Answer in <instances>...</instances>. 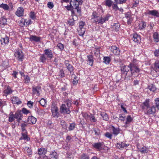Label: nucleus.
Masks as SVG:
<instances>
[{
	"label": "nucleus",
	"mask_w": 159,
	"mask_h": 159,
	"mask_svg": "<svg viewBox=\"0 0 159 159\" xmlns=\"http://www.w3.org/2000/svg\"><path fill=\"white\" fill-rule=\"evenodd\" d=\"M138 66L136 63H130L128 66H122L121 71L122 74H125L127 76L125 78V80L127 81L130 78L132 79L135 77L140 71Z\"/></svg>",
	"instance_id": "f257e3e1"
},
{
	"label": "nucleus",
	"mask_w": 159,
	"mask_h": 159,
	"mask_svg": "<svg viewBox=\"0 0 159 159\" xmlns=\"http://www.w3.org/2000/svg\"><path fill=\"white\" fill-rule=\"evenodd\" d=\"M110 16L109 14H107L104 17L102 16L99 17H91V20L93 23H94L96 25H102L106 21L108 20Z\"/></svg>",
	"instance_id": "f03ea898"
},
{
	"label": "nucleus",
	"mask_w": 159,
	"mask_h": 159,
	"mask_svg": "<svg viewBox=\"0 0 159 159\" xmlns=\"http://www.w3.org/2000/svg\"><path fill=\"white\" fill-rule=\"evenodd\" d=\"M103 11L101 7L98 8L97 10L93 11L91 17H99L102 16Z\"/></svg>",
	"instance_id": "7ed1b4c3"
},
{
	"label": "nucleus",
	"mask_w": 159,
	"mask_h": 159,
	"mask_svg": "<svg viewBox=\"0 0 159 159\" xmlns=\"http://www.w3.org/2000/svg\"><path fill=\"white\" fill-rule=\"evenodd\" d=\"M14 55L17 60L19 61H22L24 57L23 53L21 50L17 51L14 53Z\"/></svg>",
	"instance_id": "20e7f679"
},
{
	"label": "nucleus",
	"mask_w": 159,
	"mask_h": 159,
	"mask_svg": "<svg viewBox=\"0 0 159 159\" xmlns=\"http://www.w3.org/2000/svg\"><path fill=\"white\" fill-rule=\"evenodd\" d=\"M69 108L66 104H62L60 107V112L61 113L69 114L70 112Z\"/></svg>",
	"instance_id": "39448f33"
},
{
	"label": "nucleus",
	"mask_w": 159,
	"mask_h": 159,
	"mask_svg": "<svg viewBox=\"0 0 159 159\" xmlns=\"http://www.w3.org/2000/svg\"><path fill=\"white\" fill-rule=\"evenodd\" d=\"M51 111L52 115L54 117L58 116L59 113L58 112V109L55 105H52L51 107Z\"/></svg>",
	"instance_id": "423d86ee"
},
{
	"label": "nucleus",
	"mask_w": 159,
	"mask_h": 159,
	"mask_svg": "<svg viewBox=\"0 0 159 159\" xmlns=\"http://www.w3.org/2000/svg\"><path fill=\"white\" fill-rule=\"evenodd\" d=\"M14 115L15 118L17 120L18 122H19L23 118V113L21 111H17Z\"/></svg>",
	"instance_id": "0eeeda50"
},
{
	"label": "nucleus",
	"mask_w": 159,
	"mask_h": 159,
	"mask_svg": "<svg viewBox=\"0 0 159 159\" xmlns=\"http://www.w3.org/2000/svg\"><path fill=\"white\" fill-rule=\"evenodd\" d=\"M146 110V112L147 114H151L155 113L156 112V108L154 106L149 107Z\"/></svg>",
	"instance_id": "6e6552de"
},
{
	"label": "nucleus",
	"mask_w": 159,
	"mask_h": 159,
	"mask_svg": "<svg viewBox=\"0 0 159 159\" xmlns=\"http://www.w3.org/2000/svg\"><path fill=\"white\" fill-rule=\"evenodd\" d=\"M44 53L45 55L48 58L51 59L53 57L52 51L49 49H47L44 50Z\"/></svg>",
	"instance_id": "1a4fd4ad"
},
{
	"label": "nucleus",
	"mask_w": 159,
	"mask_h": 159,
	"mask_svg": "<svg viewBox=\"0 0 159 159\" xmlns=\"http://www.w3.org/2000/svg\"><path fill=\"white\" fill-rule=\"evenodd\" d=\"M93 147L97 149L98 151H100L102 149L103 143L100 142L94 143L92 144Z\"/></svg>",
	"instance_id": "9d476101"
},
{
	"label": "nucleus",
	"mask_w": 159,
	"mask_h": 159,
	"mask_svg": "<svg viewBox=\"0 0 159 159\" xmlns=\"http://www.w3.org/2000/svg\"><path fill=\"white\" fill-rule=\"evenodd\" d=\"M41 90V88L40 86L33 87L32 91L33 94H36L37 96H39L40 94L39 91Z\"/></svg>",
	"instance_id": "9b49d317"
},
{
	"label": "nucleus",
	"mask_w": 159,
	"mask_h": 159,
	"mask_svg": "<svg viewBox=\"0 0 159 159\" xmlns=\"http://www.w3.org/2000/svg\"><path fill=\"white\" fill-rule=\"evenodd\" d=\"M9 41V39L8 37L5 36L4 37L0 39L1 44L3 46H5L8 44Z\"/></svg>",
	"instance_id": "f8f14e48"
},
{
	"label": "nucleus",
	"mask_w": 159,
	"mask_h": 159,
	"mask_svg": "<svg viewBox=\"0 0 159 159\" xmlns=\"http://www.w3.org/2000/svg\"><path fill=\"white\" fill-rule=\"evenodd\" d=\"M29 39L31 41H34L36 42H38L40 41L41 38L35 35H31L30 36Z\"/></svg>",
	"instance_id": "ddd939ff"
},
{
	"label": "nucleus",
	"mask_w": 159,
	"mask_h": 159,
	"mask_svg": "<svg viewBox=\"0 0 159 159\" xmlns=\"http://www.w3.org/2000/svg\"><path fill=\"white\" fill-rule=\"evenodd\" d=\"M111 52L115 55H119L120 53V51L119 48L115 46H111Z\"/></svg>",
	"instance_id": "4468645a"
},
{
	"label": "nucleus",
	"mask_w": 159,
	"mask_h": 159,
	"mask_svg": "<svg viewBox=\"0 0 159 159\" xmlns=\"http://www.w3.org/2000/svg\"><path fill=\"white\" fill-rule=\"evenodd\" d=\"M64 62L67 69L71 73L74 70L73 67L69 63L68 60H66Z\"/></svg>",
	"instance_id": "2eb2a0df"
},
{
	"label": "nucleus",
	"mask_w": 159,
	"mask_h": 159,
	"mask_svg": "<svg viewBox=\"0 0 159 159\" xmlns=\"http://www.w3.org/2000/svg\"><path fill=\"white\" fill-rule=\"evenodd\" d=\"M24 9L22 7H19L17 11L16 12V15L19 17H20L23 16Z\"/></svg>",
	"instance_id": "dca6fc26"
},
{
	"label": "nucleus",
	"mask_w": 159,
	"mask_h": 159,
	"mask_svg": "<svg viewBox=\"0 0 159 159\" xmlns=\"http://www.w3.org/2000/svg\"><path fill=\"white\" fill-rule=\"evenodd\" d=\"M148 14L149 15H151L154 16L159 17V13L156 10H149L148 12Z\"/></svg>",
	"instance_id": "f3484780"
},
{
	"label": "nucleus",
	"mask_w": 159,
	"mask_h": 159,
	"mask_svg": "<svg viewBox=\"0 0 159 159\" xmlns=\"http://www.w3.org/2000/svg\"><path fill=\"white\" fill-rule=\"evenodd\" d=\"M93 56L92 55H88L87 56L88 64L91 66H93L94 60Z\"/></svg>",
	"instance_id": "a211bd4d"
},
{
	"label": "nucleus",
	"mask_w": 159,
	"mask_h": 159,
	"mask_svg": "<svg viewBox=\"0 0 159 159\" xmlns=\"http://www.w3.org/2000/svg\"><path fill=\"white\" fill-rule=\"evenodd\" d=\"M12 92V91L10 87L8 86L7 88L4 90L3 95L4 96H7L8 95L11 93Z\"/></svg>",
	"instance_id": "6ab92c4d"
},
{
	"label": "nucleus",
	"mask_w": 159,
	"mask_h": 159,
	"mask_svg": "<svg viewBox=\"0 0 159 159\" xmlns=\"http://www.w3.org/2000/svg\"><path fill=\"white\" fill-rule=\"evenodd\" d=\"M137 148L138 150L142 153H147L148 151V149L145 146L141 148L139 146H137Z\"/></svg>",
	"instance_id": "aec40b11"
},
{
	"label": "nucleus",
	"mask_w": 159,
	"mask_h": 159,
	"mask_svg": "<svg viewBox=\"0 0 159 159\" xmlns=\"http://www.w3.org/2000/svg\"><path fill=\"white\" fill-rule=\"evenodd\" d=\"M132 39L135 42L138 43L140 41V36L136 33L134 34H133Z\"/></svg>",
	"instance_id": "412c9836"
},
{
	"label": "nucleus",
	"mask_w": 159,
	"mask_h": 159,
	"mask_svg": "<svg viewBox=\"0 0 159 159\" xmlns=\"http://www.w3.org/2000/svg\"><path fill=\"white\" fill-rule=\"evenodd\" d=\"M38 154L40 155H45L47 152V150L45 148H38Z\"/></svg>",
	"instance_id": "4be33fe9"
},
{
	"label": "nucleus",
	"mask_w": 159,
	"mask_h": 159,
	"mask_svg": "<svg viewBox=\"0 0 159 159\" xmlns=\"http://www.w3.org/2000/svg\"><path fill=\"white\" fill-rule=\"evenodd\" d=\"M36 120V119L32 116H29L28 119V122L29 123H31L33 124H35Z\"/></svg>",
	"instance_id": "5701e85b"
},
{
	"label": "nucleus",
	"mask_w": 159,
	"mask_h": 159,
	"mask_svg": "<svg viewBox=\"0 0 159 159\" xmlns=\"http://www.w3.org/2000/svg\"><path fill=\"white\" fill-rule=\"evenodd\" d=\"M20 22L21 23L24 22V25H26V26H29L32 23L31 20L29 19H22L20 20Z\"/></svg>",
	"instance_id": "b1692460"
},
{
	"label": "nucleus",
	"mask_w": 159,
	"mask_h": 159,
	"mask_svg": "<svg viewBox=\"0 0 159 159\" xmlns=\"http://www.w3.org/2000/svg\"><path fill=\"white\" fill-rule=\"evenodd\" d=\"M22 136L21 137L20 139H24L25 140L28 141L30 140V138L28 137L27 135V133L26 131L25 133H21Z\"/></svg>",
	"instance_id": "393cba45"
},
{
	"label": "nucleus",
	"mask_w": 159,
	"mask_h": 159,
	"mask_svg": "<svg viewBox=\"0 0 159 159\" xmlns=\"http://www.w3.org/2000/svg\"><path fill=\"white\" fill-rule=\"evenodd\" d=\"M127 144L123 142L117 143L116 145V147L119 149L121 148H124L125 147H127Z\"/></svg>",
	"instance_id": "a878e982"
},
{
	"label": "nucleus",
	"mask_w": 159,
	"mask_h": 159,
	"mask_svg": "<svg viewBox=\"0 0 159 159\" xmlns=\"http://www.w3.org/2000/svg\"><path fill=\"white\" fill-rule=\"evenodd\" d=\"M111 128L113 131V134L115 135L116 136L119 133L120 129L119 128H115L113 126H112Z\"/></svg>",
	"instance_id": "bb28decb"
},
{
	"label": "nucleus",
	"mask_w": 159,
	"mask_h": 159,
	"mask_svg": "<svg viewBox=\"0 0 159 159\" xmlns=\"http://www.w3.org/2000/svg\"><path fill=\"white\" fill-rule=\"evenodd\" d=\"M11 99L13 103L19 104L21 103V102L19 101V99L17 97H13L11 98Z\"/></svg>",
	"instance_id": "cd10ccee"
},
{
	"label": "nucleus",
	"mask_w": 159,
	"mask_h": 159,
	"mask_svg": "<svg viewBox=\"0 0 159 159\" xmlns=\"http://www.w3.org/2000/svg\"><path fill=\"white\" fill-rule=\"evenodd\" d=\"M82 115L87 121H89L91 119V114L89 115L87 113L84 112L82 113Z\"/></svg>",
	"instance_id": "c85d7f7f"
},
{
	"label": "nucleus",
	"mask_w": 159,
	"mask_h": 159,
	"mask_svg": "<svg viewBox=\"0 0 159 159\" xmlns=\"http://www.w3.org/2000/svg\"><path fill=\"white\" fill-rule=\"evenodd\" d=\"M100 115L102 117L103 119L106 121H108L109 118L107 114L105 112H101Z\"/></svg>",
	"instance_id": "c756f323"
},
{
	"label": "nucleus",
	"mask_w": 159,
	"mask_h": 159,
	"mask_svg": "<svg viewBox=\"0 0 159 159\" xmlns=\"http://www.w3.org/2000/svg\"><path fill=\"white\" fill-rule=\"evenodd\" d=\"M24 150L25 153H27L28 155H31L32 154L31 148L25 147L24 148Z\"/></svg>",
	"instance_id": "7c9ffc66"
},
{
	"label": "nucleus",
	"mask_w": 159,
	"mask_h": 159,
	"mask_svg": "<svg viewBox=\"0 0 159 159\" xmlns=\"http://www.w3.org/2000/svg\"><path fill=\"white\" fill-rule=\"evenodd\" d=\"M0 8L3 9L5 11L8 10L10 8V7L8 5L6 4H4L3 3L0 5Z\"/></svg>",
	"instance_id": "2f4dec72"
},
{
	"label": "nucleus",
	"mask_w": 159,
	"mask_h": 159,
	"mask_svg": "<svg viewBox=\"0 0 159 159\" xmlns=\"http://www.w3.org/2000/svg\"><path fill=\"white\" fill-rule=\"evenodd\" d=\"M105 5L109 7H111L112 5L113 2L111 0H105Z\"/></svg>",
	"instance_id": "473e14b6"
},
{
	"label": "nucleus",
	"mask_w": 159,
	"mask_h": 159,
	"mask_svg": "<svg viewBox=\"0 0 159 159\" xmlns=\"http://www.w3.org/2000/svg\"><path fill=\"white\" fill-rule=\"evenodd\" d=\"M15 119L14 115L13 114L12 112H11L9 114L8 121L10 122H11L14 120Z\"/></svg>",
	"instance_id": "72a5a7b5"
},
{
	"label": "nucleus",
	"mask_w": 159,
	"mask_h": 159,
	"mask_svg": "<svg viewBox=\"0 0 159 159\" xmlns=\"http://www.w3.org/2000/svg\"><path fill=\"white\" fill-rule=\"evenodd\" d=\"M47 58V57L44 53L41 55L40 58V60L41 62L44 63L46 62V60Z\"/></svg>",
	"instance_id": "f704fd0d"
},
{
	"label": "nucleus",
	"mask_w": 159,
	"mask_h": 159,
	"mask_svg": "<svg viewBox=\"0 0 159 159\" xmlns=\"http://www.w3.org/2000/svg\"><path fill=\"white\" fill-rule=\"evenodd\" d=\"M47 126L50 129H55V126L54 123H52V121L49 120L47 123Z\"/></svg>",
	"instance_id": "c9c22d12"
},
{
	"label": "nucleus",
	"mask_w": 159,
	"mask_h": 159,
	"mask_svg": "<svg viewBox=\"0 0 159 159\" xmlns=\"http://www.w3.org/2000/svg\"><path fill=\"white\" fill-rule=\"evenodd\" d=\"M72 2L71 4L72 5V8H74L76 6L79 5L78 3V1L77 0H71L70 3Z\"/></svg>",
	"instance_id": "e433bc0d"
},
{
	"label": "nucleus",
	"mask_w": 159,
	"mask_h": 159,
	"mask_svg": "<svg viewBox=\"0 0 159 159\" xmlns=\"http://www.w3.org/2000/svg\"><path fill=\"white\" fill-rule=\"evenodd\" d=\"M143 108L144 109H146L148 108L150 106L149 104V101L146 100L143 103Z\"/></svg>",
	"instance_id": "4c0bfd02"
},
{
	"label": "nucleus",
	"mask_w": 159,
	"mask_h": 159,
	"mask_svg": "<svg viewBox=\"0 0 159 159\" xmlns=\"http://www.w3.org/2000/svg\"><path fill=\"white\" fill-rule=\"evenodd\" d=\"M103 60L104 63L106 64H108L111 61V58L109 57H105L103 58Z\"/></svg>",
	"instance_id": "58836bf2"
},
{
	"label": "nucleus",
	"mask_w": 159,
	"mask_h": 159,
	"mask_svg": "<svg viewBox=\"0 0 159 159\" xmlns=\"http://www.w3.org/2000/svg\"><path fill=\"white\" fill-rule=\"evenodd\" d=\"M0 23L2 25H6L7 24V19L4 17H2L0 20Z\"/></svg>",
	"instance_id": "ea45409f"
},
{
	"label": "nucleus",
	"mask_w": 159,
	"mask_h": 159,
	"mask_svg": "<svg viewBox=\"0 0 159 159\" xmlns=\"http://www.w3.org/2000/svg\"><path fill=\"white\" fill-rule=\"evenodd\" d=\"M76 126V124L74 122L70 123V125L68 127V130L70 131L73 130Z\"/></svg>",
	"instance_id": "a19ab883"
},
{
	"label": "nucleus",
	"mask_w": 159,
	"mask_h": 159,
	"mask_svg": "<svg viewBox=\"0 0 159 159\" xmlns=\"http://www.w3.org/2000/svg\"><path fill=\"white\" fill-rule=\"evenodd\" d=\"M154 39L155 42H158L159 41V35L157 32H155L153 35Z\"/></svg>",
	"instance_id": "79ce46f5"
},
{
	"label": "nucleus",
	"mask_w": 159,
	"mask_h": 159,
	"mask_svg": "<svg viewBox=\"0 0 159 159\" xmlns=\"http://www.w3.org/2000/svg\"><path fill=\"white\" fill-rule=\"evenodd\" d=\"M85 29H79L78 30V33L79 35L80 36H83L85 32Z\"/></svg>",
	"instance_id": "37998d69"
},
{
	"label": "nucleus",
	"mask_w": 159,
	"mask_h": 159,
	"mask_svg": "<svg viewBox=\"0 0 159 159\" xmlns=\"http://www.w3.org/2000/svg\"><path fill=\"white\" fill-rule=\"evenodd\" d=\"M148 89L152 92H154L156 89V88L153 84H151L148 86Z\"/></svg>",
	"instance_id": "c03bdc74"
},
{
	"label": "nucleus",
	"mask_w": 159,
	"mask_h": 159,
	"mask_svg": "<svg viewBox=\"0 0 159 159\" xmlns=\"http://www.w3.org/2000/svg\"><path fill=\"white\" fill-rule=\"evenodd\" d=\"M51 155L52 156V158H54L55 159H58V155L57 153L55 152H52L51 154Z\"/></svg>",
	"instance_id": "a18cd8bd"
},
{
	"label": "nucleus",
	"mask_w": 159,
	"mask_h": 159,
	"mask_svg": "<svg viewBox=\"0 0 159 159\" xmlns=\"http://www.w3.org/2000/svg\"><path fill=\"white\" fill-rule=\"evenodd\" d=\"M113 29H115L116 31L118 30L120 27V25L119 23H114L112 25Z\"/></svg>",
	"instance_id": "49530a36"
},
{
	"label": "nucleus",
	"mask_w": 159,
	"mask_h": 159,
	"mask_svg": "<svg viewBox=\"0 0 159 159\" xmlns=\"http://www.w3.org/2000/svg\"><path fill=\"white\" fill-rule=\"evenodd\" d=\"M27 124H25L24 123H22L21 125V131L22 132H24L25 131H26V130L25 129V127L27 126Z\"/></svg>",
	"instance_id": "de8ad7c7"
},
{
	"label": "nucleus",
	"mask_w": 159,
	"mask_h": 159,
	"mask_svg": "<svg viewBox=\"0 0 159 159\" xmlns=\"http://www.w3.org/2000/svg\"><path fill=\"white\" fill-rule=\"evenodd\" d=\"M46 100L44 98H42L39 101V103L43 107H45L46 103Z\"/></svg>",
	"instance_id": "09e8293b"
},
{
	"label": "nucleus",
	"mask_w": 159,
	"mask_h": 159,
	"mask_svg": "<svg viewBox=\"0 0 159 159\" xmlns=\"http://www.w3.org/2000/svg\"><path fill=\"white\" fill-rule=\"evenodd\" d=\"M146 26V24L144 22H142L141 23H140L139 24V28L140 29H142L143 28L145 27Z\"/></svg>",
	"instance_id": "8fccbe9b"
},
{
	"label": "nucleus",
	"mask_w": 159,
	"mask_h": 159,
	"mask_svg": "<svg viewBox=\"0 0 159 159\" xmlns=\"http://www.w3.org/2000/svg\"><path fill=\"white\" fill-rule=\"evenodd\" d=\"M155 67L156 70L159 71V61H157L155 63Z\"/></svg>",
	"instance_id": "3c124183"
},
{
	"label": "nucleus",
	"mask_w": 159,
	"mask_h": 159,
	"mask_svg": "<svg viewBox=\"0 0 159 159\" xmlns=\"http://www.w3.org/2000/svg\"><path fill=\"white\" fill-rule=\"evenodd\" d=\"M132 120L131 116L130 115L128 116L126 118V121L125 122V124H129L132 121Z\"/></svg>",
	"instance_id": "603ef678"
},
{
	"label": "nucleus",
	"mask_w": 159,
	"mask_h": 159,
	"mask_svg": "<svg viewBox=\"0 0 159 159\" xmlns=\"http://www.w3.org/2000/svg\"><path fill=\"white\" fill-rule=\"evenodd\" d=\"M116 4H120L125 2L126 0H114Z\"/></svg>",
	"instance_id": "864d4df0"
},
{
	"label": "nucleus",
	"mask_w": 159,
	"mask_h": 159,
	"mask_svg": "<svg viewBox=\"0 0 159 159\" xmlns=\"http://www.w3.org/2000/svg\"><path fill=\"white\" fill-rule=\"evenodd\" d=\"M57 47L61 50H63L64 48V45L61 43H58L57 45Z\"/></svg>",
	"instance_id": "5fc2aeb1"
},
{
	"label": "nucleus",
	"mask_w": 159,
	"mask_h": 159,
	"mask_svg": "<svg viewBox=\"0 0 159 159\" xmlns=\"http://www.w3.org/2000/svg\"><path fill=\"white\" fill-rule=\"evenodd\" d=\"M60 123L63 128L65 129L67 127V125L64 121H61Z\"/></svg>",
	"instance_id": "6e6d98bb"
},
{
	"label": "nucleus",
	"mask_w": 159,
	"mask_h": 159,
	"mask_svg": "<svg viewBox=\"0 0 159 159\" xmlns=\"http://www.w3.org/2000/svg\"><path fill=\"white\" fill-rule=\"evenodd\" d=\"M125 17L127 18L128 19L130 17H131V12L128 11L127 13H125Z\"/></svg>",
	"instance_id": "4d7b16f0"
},
{
	"label": "nucleus",
	"mask_w": 159,
	"mask_h": 159,
	"mask_svg": "<svg viewBox=\"0 0 159 159\" xmlns=\"http://www.w3.org/2000/svg\"><path fill=\"white\" fill-rule=\"evenodd\" d=\"M93 131L95 132V135H99L100 134V130L98 129H94Z\"/></svg>",
	"instance_id": "13d9d810"
},
{
	"label": "nucleus",
	"mask_w": 159,
	"mask_h": 159,
	"mask_svg": "<svg viewBox=\"0 0 159 159\" xmlns=\"http://www.w3.org/2000/svg\"><path fill=\"white\" fill-rule=\"evenodd\" d=\"M90 116L91 119L89 120L93 122H96L97 120L93 115L92 114H91Z\"/></svg>",
	"instance_id": "bf43d9fd"
},
{
	"label": "nucleus",
	"mask_w": 159,
	"mask_h": 159,
	"mask_svg": "<svg viewBox=\"0 0 159 159\" xmlns=\"http://www.w3.org/2000/svg\"><path fill=\"white\" fill-rule=\"evenodd\" d=\"M72 2L70 3V5H67L65 7L68 11H70L72 9H73L72 7V5L71 4Z\"/></svg>",
	"instance_id": "052dcab7"
},
{
	"label": "nucleus",
	"mask_w": 159,
	"mask_h": 159,
	"mask_svg": "<svg viewBox=\"0 0 159 159\" xmlns=\"http://www.w3.org/2000/svg\"><path fill=\"white\" fill-rule=\"evenodd\" d=\"M89 156L85 154H83L82 155L81 159H89Z\"/></svg>",
	"instance_id": "680f3d73"
},
{
	"label": "nucleus",
	"mask_w": 159,
	"mask_h": 159,
	"mask_svg": "<svg viewBox=\"0 0 159 159\" xmlns=\"http://www.w3.org/2000/svg\"><path fill=\"white\" fill-rule=\"evenodd\" d=\"M74 79L72 81V83L74 84H76L78 83V80L77 79L76 76L75 75H74Z\"/></svg>",
	"instance_id": "e2e57ef3"
},
{
	"label": "nucleus",
	"mask_w": 159,
	"mask_h": 159,
	"mask_svg": "<svg viewBox=\"0 0 159 159\" xmlns=\"http://www.w3.org/2000/svg\"><path fill=\"white\" fill-rule=\"evenodd\" d=\"M157 107L159 110V98H157L155 100Z\"/></svg>",
	"instance_id": "0e129e2a"
},
{
	"label": "nucleus",
	"mask_w": 159,
	"mask_h": 159,
	"mask_svg": "<svg viewBox=\"0 0 159 159\" xmlns=\"http://www.w3.org/2000/svg\"><path fill=\"white\" fill-rule=\"evenodd\" d=\"M47 5L48 7L50 9H52L54 7L53 3L51 2H48Z\"/></svg>",
	"instance_id": "69168bd1"
},
{
	"label": "nucleus",
	"mask_w": 159,
	"mask_h": 159,
	"mask_svg": "<svg viewBox=\"0 0 159 159\" xmlns=\"http://www.w3.org/2000/svg\"><path fill=\"white\" fill-rule=\"evenodd\" d=\"M75 20L73 19H70L68 21V24L70 25H73L74 24Z\"/></svg>",
	"instance_id": "338daca9"
},
{
	"label": "nucleus",
	"mask_w": 159,
	"mask_h": 159,
	"mask_svg": "<svg viewBox=\"0 0 159 159\" xmlns=\"http://www.w3.org/2000/svg\"><path fill=\"white\" fill-rule=\"evenodd\" d=\"M22 113L25 114H27L29 113V111L25 108H23L22 109Z\"/></svg>",
	"instance_id": "774afa93"
}]
</instances>
